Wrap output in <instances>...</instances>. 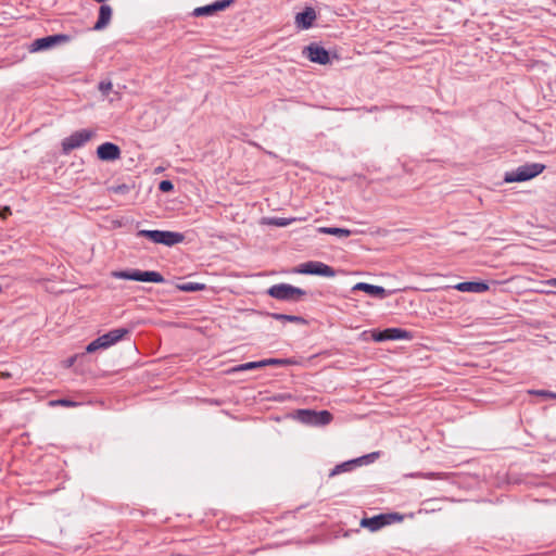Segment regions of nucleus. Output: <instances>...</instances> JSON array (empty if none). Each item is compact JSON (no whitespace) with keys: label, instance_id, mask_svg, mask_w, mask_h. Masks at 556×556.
<instances>
[{"label":"nucleus","instance_id":"9","mask_svg":"<svg viewBox=\"0 0 556 556\" xmlns=\"http://www.w3.org/2000/svg\"><path fill=\"white\" fill-rule=\"evenodd\" d=\"M303 54L313 63L326 65L330 63V54L327 49L318 43H311L304 48Z\"/></svg>","mask_w":556,"mask_h":556},{"label":"nucleus","instance_id":"29","mask_svg":"<svg viewBox=\"0 0 556 556\" xmlns=\"http://www.w3.org/2000/svg\"><path fill=\"white\" fill-rule=\"evenodd\" d=\"M235 0H217L212 4V9L214 11V13L218 12V11H223L225 9H227L228 7H230L232 3H233Z\"/></svg>","mask_w":556,"mask_h":556},{"label":"nucleus","instance_id":"3","mask_svg":"<svg viewBox=\"0 0 556 556\" xmlns=\"http://www.w3.org/2000/svg\"><path fill=\"white\" fill-rule=\"evenodd\" d=\"M306 290L289 283H278L267 290V294L276 300L298 302L306 294Z\"/></svg>","mask_w":556,"mask_h":556},{"label":"nucleus","instance_id":"27","mask_svg":"<svg viewBox=\"0 0 556 556\" xmlns=\"http://www.w3.org/2000/svg\"><path fill=\"white\" fill-rule=\"evenodd\" d=\"M50 406H65V407H76L78 406V403L68 399H59V400H52L49 402Z\"/></svg>","mask_w":556,"mask_h":556},{"label":"nucleus","instance_id":"22","mask_svg":"<svg viewBox=\"0 0 556 556\" xmlns=\"http://www.w3.org/2000/svg\"><path fill=\"white\" fill-rule=\"evenodd\" d=\"M177 289L180 291H184V292H195V291L204 290L205 285L188 281V282H182V283L177 285Z\"/></svg>","mask_w":556,"mask_h":556},{"label":"nucleus","instance_id":"5","mask_svg":"<svg viewBox=\"0 0 556 556\" xmlns=\"http://www.w3.org/2000/svg\"><path fill=\"white\" fill-rule=\"evenodd\" d=\"M96 135L94 130L91 129H80L71 134L68 137L62 140V153L68 154L71 151L81 148L85 146L93 136Z\"/></svg>","mask_w":556,"mask_h":556},{"label":"nucleus","instance_id":"12","mask_svg":"<svg viewBox=\"0 0 556 556\" xmlns=\"http://www.w3.org/2000/svg\"><path fill=\"white\" fill-rule=\"evenodd\" d=\"M317 17L316 11L312 7H306L302 12L295 15V25L300 29H309Z\"/></svg>","mask_w":556,"mask_h":556},{"label":"nucleus","instance_id":"15","mask_svg":"<svg viewBox=\"0 0 556 556\" xmlns=\"http://www.w3.org/2000/svg\"><path fill=\"white\" fill-rule=\"evenodd\" d=\"M355 291H364L368 295L378 299H384L389 295V292L381 286L370 285L367 282H358L353 287Z\"/></svg>","mask_w":556,"mask_h":556},{"label":"nucleus","instance_id":"8","mask_svg":"<svg viewBox=\"0 0 556 556\" xmlns=\"http://www.w3.org/2000/svg\"><path fill=\"white\" fill-rule=\"evenodd\" d=\"M371 338L375 342L412 340L413 333L403 328H386L383 330H374Z\"/></svg>","mask_w":556,"mask_h":556},{"label":"nucleus","instance_id":"2","mask_svg":"<svg viewBox=\"0 0 556 556\" xmlns=\"http://www.w3.org/2000/svg\"><path fill=\"white\" fill-rule=\"evenodd\" d=\"M128 328H116L98 337L86 346L87 353H93L98 350H105L119 342L125 336L129 334Z\"/></svg>","mask_w":556,"mask_h":556},{"label":"nucleus","instance_id":"11","mask_svg":"<svg viewBox=\"0 0 556 556\" xmlns=\"http://www.w3.org/2000/svg\"><path fill=\"white\" fill-rule=\"evenodd\" d=\"M130 270V280L134 281H142V282H154L162 283L165 281V278L162 274L154 270H140V269H129Z\"/></svg>","mask_w":556,"mask_h":556},{"label":"nucleus","instance_id":"16","mask_svg":"<svg viewBox=\"0 0 556 556\" xmlns=\"http://www.w3.org/2000/svg\"><path fill=\"white\" fill-rule=\"evenodd\" d=\"M361 526L370 530L371 532H375L388 525L384 518V514H379L370 518H363L361 520Z\"/></svg>","mask_w":556,"mask_h":556},{"label":"nucleus","instance_id":"13","mask_svg":"<svg viewBox=\"0 0 556 556\" xmlns=\"http://www.w3.org/2000/svg\"><path fill=\"white\" fill-rule=\"evenodd\" d=\"M185 240V236L181 232L169 231V230H159L157 239L155 241L156 244H163L166 247H174L176 244L181 243Z\"/></svg>","mask_w":556,"mask_h":556},{"label":"nucleus","instance_id":"10","mask_svg":"<svg viewBox=\"0 0 556 556\" xmlns=\"http://www.w3.org/2000/svg\"><path fill=\"white\" fill-rule=\"evenodd\" d=\"M121 154V148L113 142H104L97 148V156L103 162L116 161Z\"/></svg>","mask_w":556,"mask_h":556},{"label":"nucleus","instance_id":"30","mask_svg":"<svg viewBox=\"0 0 556 556\" xmlns=\"http://www.w3.org/2000/svg\"><path fill=\"white\" fill-rule=\"evenodd\" d=\"M530 394L541 396L545 400L547 399H555L556 400V392L548 391V390H530Z\"/></svg>","mask_w":556,"mask_h":556},{"label":"nucleus","instance_id":"23","mask_svg":"<svg viewBox=\"0 0 556 556\" xmlns=\"http://www.w3.org/2000/svg\"><path fill=\"white\" fill-rule=\"evenodd\" d=\"M263 368V365L261 364V361L256 362H248L244 364L237 365L230 369L231 372H239V371H245V370H252V369H258Z\"/></svg>","mask_w":556,"mask_h":556},{"label":"nucleus","instance_id":"31","mask_svg":"<svg viewBox=\"0 0 556 556\" xmlns=\"http://www.w3.org/2000/svg\"><path fill=\"white\" fill-rule=\"evenodd\" d=\"M384 518H386V521H387V525H391V523H394V522H400L403 520V515L399 514V513H387L384 514Z\"/></svg>","mask_w":556,"mask_h":556},{"label":"nucleus","instance_id":"17","mask_svg":"<svg viewBox=\"0 0 556 556\" xmlns=\"http://www.w3.org/2000/svg\"><path fill=\"white\" fill-rule=\"evenodd\" d=\"M112 17V8L109 4H101L99 9L98 21L93 25V30H101L108 26Z\"/></svg>","mask_w":556,"mask_h":556},{"label":"nucleus","instance_id":"21","mask_svg":"<svg viewBox=\"0 0 556 556\" xmlns=\"http://www.w3.org/2000/svg\"><path fill=\"white\" fill-rule=\"evenodd\" d=\"M261 364L263 367L266 366H290L296 364V362L292 358H266L262 359Z\"/></svg>","mask_w":556,"mask_h":556},{"label":"nucleus","instance_id":"7","mask_svg":"<svg viewBox=\"0 0 556 556\" xmlns=\"http://www.w3.org/2000/svg\"><path fill=\"white\" fill-rule=\"evenodd\" d=\"M71 39H72V37L66 34H54V35L37 38L30 43L29 51L30 52H39V51L49 50L55 46L67 43L71 41Z\"/></svg>","mask_w":556,"mask_h":556},{"label":"nucleus","instance_id":"14","mask_svg":"<svg viewBox=\"0 0 556 556\" xmlns=\"http://www.w3.org/2000/svg\"><path fill=\"white\" fill-rule=\"evenodd\" d=\"M454 289L459 292L483 293L490 289L485 281H463L454 286Z\"/></svg>","mask_w":556,"mask_h":556},{"label":"nucleus","instance_id":"18","mask_svg":"<svg viewBox=\"0 0 556 556\" xmlns=\"http://www.w3.org/2000/svg\"><path fill=\"white\" fill-rule=\"evenodd\" d=\"M265 315L280 321H289L304 326L308 324L304 317L298 315H288L282 313H265Z\"/></svg>","mask_w":556,"mask_h":556},{"label":"nucleus","instance_id":"6","mask_svg":"<svg viewBox=\"0 0 556 556\" xmlns=\"http://www.w3.org/2000/svg\"><path fill=\"white\" fill-rule=\"evenodd\" d=\"M294 273L302 275H315L321 277H334L336 270L333 267L319 262V261H308L300 264L294 268Z\"/></svg>","mask_w":556,"mask_h":556},{"label":"nucleus","instance_id":"35","mask_svg":"<svg viewBox=\"0 0 556 556\" xmlns=\"http://www.w3.org/2000/svg\"><path fill=\"white\" fill-rule=\"evenodd\" d=\"M111 89L112 83L110 80H101L99 83V90L102 92V94L106 96Z\"/></svg>","mask_w":556,"mask_h":556},{"label":"nucleus","instance_id":"1","mask_svg":"<svg viewBox=\"0 0 556 556\" xmlns=\"http://www.w3.org/2000/svg\"><path fill=\"white\" fill-rule=\"evenodd\" d=\"M545 169L542 163H527L518 166L516 169L507 172L504 177L505 182H522L539 176Z\"/></svg>","mask_w":556,"mask_h":556},{"label":"nucleus","instance_id":"25","mask_svg":"<svg viewBox=\"0 0 556 556\" xmlns=\"http://www.w3.org/2000/svg\"><path fill=\"white\" fill-rule=\"evenodd\" d=\"M214 11L212 9V4H206V5H203V7H199V8H195L192 12V15L195 16V17H200V16H211V15H214Z\"/></svg>","mask_w":556,"mask_h":556},{"label":"nucleus","instance_id":"32","mask_svg":"<svg viewBox=\"0 0 556 556\" xmlns=\"http://www.w3.org/2000/svg\"><path fill=\"white\" fill-rule=\"evenodd\" d=\"M174 184L173 181L170 180H161L160 184H159V190L161 192H164V193H167V192H172L174 190Z\"/></svg>","mask_w":556,"mask_h":556},{"label":"nucleus","instance_id":"19","mask_svg":"<svg viewBox=\"0 0 556 556\" xmlns=\"http://www.w3.org/2000/svg\"><path fill=\"white\" fill-rule=\"evenodd\" d=\"M356 468V464H355V460L354 458L353 459H350V460H346V462H343L339 465H336L331 471L329 472V477H334L339 473H342V472H350L352 470H354Z\"/></svg>","mask_w":556,"mask_h":556},{"label":"nucleus","instance_id":"20","mask_svg":"<svg viewBox=\"0 0 556 556\" xmlns=\"http://www.w3.org/2000/svg\"><path fill=\"white\" fill-rule=\"evenodd\" d=\"M318 231L321 233L338 236L341 238H348L352 235V231L350 229L339 227H320Z\"/></svg>","mask_w":556,"mask_h":556},{"label":"nucleus","instance_id":"34","mask_svg":"<svg viewBox=\"0 0 556 556\" xmlns=\"http://www.w3.org/2000/svg\"><path fill=\"white\" fill-rule=\"evenodd\" d=\"M112 277L117 278V279L130 280V270L125 269V270L112 271Z\"/></svg>","mask_w":556,"mask_h":556},{"label":"nucleus","instance_id":"26","mask_svg":"<svg viewBox=\"0 0 556 556\" xmlns=\"http://www.w3.org/2000/svg\"><path fill=\"white\" fill-rule=\"evenodd\" d=\"M130 190H131V186H129L127 184L115 185V186H111L109 188V191L111 193L121 194V195L128 194L130 192Z\"/></svg>","mask_w":556,"mask_h":556},{"label":"nucleus","instance_id":"33","mask_svg":"<svg viewBox=\"0 0 556 556\" xmlns=\"http://www.w3.org/2000/svg\"><path fill=\"white\" fill-rule=\"evenodd\" d=\"M290 219L283 217H273L269 219V224L278 227H286L290 224Z\"/></svg>","mask_w":556,"mask_h":556},{"label":"nucleus","instance_id":"24","mask_svg":"<svg viewBox=\"0 0 556 556\" xmlns=\"http://www.w3.org/2000/svg\"><path fill=\"white\" fill-rule=\"evenodd\" d=\"M379 452H371L369 454L354 458L356 467L374 463L379 457Z\"/></svg>","mask_w":556,"mask_h":556},{"label":"nucleus","instance_id":"4","mask_svg":"<svg viewBox=\"0 0 556 556\" xmlns=\"http://www.w3.org/2000/svg\"><path fill=\"white\" fill-rule=\"evenodd\" d=\"M298 419L309 426L320 427L329 425L333 416L329 410L299 409L296 412Z\"/></svg>","mask_w":556,"mask_h":556},{"label":"nucleus","instance_id":"28","mask_svg":"<svg viewBox=\"0 0 556 556\" xmlns=\"http://www.w3.org/2000/svg\"><path fill=\"white\" fill-rule=\"evenodd\" d=\"M157 233H159L157 229H155V230L141 229L137 232V237L147 238L150 241H152L153 243H155V241L157 239Z\"/></svg>","mask_w":556,"mask_h":556},{"label":"nucleus","instance_id":"36","mask_svg":"<svg viewBox=\"0 0 556 556\" xmlns=\"http://www.w3.org/2000/svg\"><path fill=\"white\" fill-rule=\"evenodd\" d=\"M549 285L553 287H556V278L549 280Z\"/></svg>","mask_w":556,"mask_h":556}]
</instances>
